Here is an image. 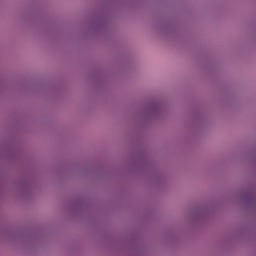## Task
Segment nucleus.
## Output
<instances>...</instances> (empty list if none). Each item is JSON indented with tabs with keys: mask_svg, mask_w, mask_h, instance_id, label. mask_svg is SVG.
Instances as JSON below:
<instances>
[{
	"mask_svg": "<svg viewBox=\"0 0 256 256\" xmlns=\"http://www.w3.org/2000/svg\"><path fill=\"white\" fill-rule=\"evenodd\" d=\"M192 217H199V211H196L192 214Z\"/></svg>",
	"mask_w": 256,
	"mask_h": 256,
	"instance_id": "obj_1",
	"label": "nucleus"
}]
</instances>
